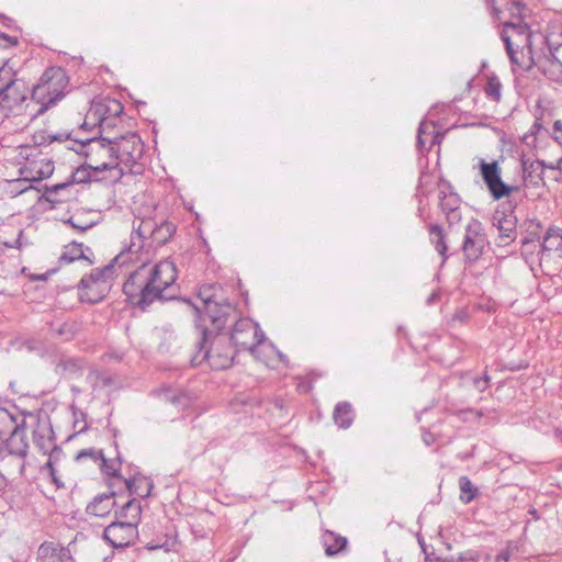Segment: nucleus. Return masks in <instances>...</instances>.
Returning <instances> with one entry per match:
<instances>
[{"label":"nucleus","instance_id":"1","mask_svg":"<svg viewBox=\"0 0 562 562\" xmlns=\"http://www.w3.org/2000/svg\"><path fill=\"white\" fill-rule=\"evenodd\" d=\"M493 16L503 24L501 37L513 64L522 68L535 65L531 35L525 18L528 8L519 0H490Z\"/></svg>","mask_w":562,"mask_h":562},{"label":"nucleus","instance_id":"2","mask_svg":"<svg viewBox=\"0 0 562 562\" xmlns=\"http://www.w3.org/2000/svg\"><path fill=\"white\" fill-rule=\"evenodd\" d=\"M140 225L134 227L131 234V243L123 248L114 259L103 268H95L89 276L83 277L79 282L80 290H87L81 294V300L90 303L99 302L103 295L92 294L93 290L98 292H106L110 289L109 280L113 274L114 267H126L132 262H136L140 258Z\"/></svg>","mask_w":562,"mask_h":562},{"label":"nucleus","instance_id":"3","mask_svg":"<svg viewBox=\"0 0 562 562\" xmlns=\"http://www.w3.org/2000/svg\"><path fill=\"white\" fill-rule=\"evenodd\" d=\"M0 423L5 424L9 438L2 439L0 446V467L5 473L22 475L25 467L29 443L23 425L8 409L0 407Z\"/></svg>","mask_w":562,"mask_h":562},{"label":"nucleus","instance_id":"4","mask_svg":"<svg viewBox=\"0 0 562 562\" xmlns=\"http://www.w3.org/2000/svg\"><path fill=\"white\" fill-rule=\"evenodd\" d=\"M30 87L8 64L0 68V113L4 116H20L27 106Z\"/></svg>","mask_w":562,"mask_h":562},{"label":"nucleus","instance_id":"5","mask_svg":"<svg viewBox=\"0 0 562 562\" xmlns=\"http://www.w3.org/2000/svg\"><path fill=\"white\" fill-rule=\"evenodd\" d=\"M115 515L119 520L103 530V539L114 548L127 547L138 537L140 502L127 501Z\"/></svg>","mask_w":562,"mask_h":562},{"label":"nucleus","instance_id":"6","mask_svg":"<svg viewBox=\"0 0 562 562\" xmlns=\"http://www.w3.org/2000/svg\"><path fill=\"white\" fill-rule=\"evenodd\" d=\"M177 269L172 261L156 263L143 286V310L155 301L166 302L176 297Z\"/></svg>","mask_w":562,"mask_h":562},{"label":"nucleus","instance_id":"7","mask_svg":"<svg viewBox=\"0 0 562 562\" xmlns=\"http://www.w3.org/2000/svg\"><path fill=\"white\" fill-rule=\"evenodd\" d=\"M68 77L60 67H50L44 71L38 82L33 86L31 99L41 104L36 114L44 113L50 105L64 98Z\"/></svg>","mask_w":562,"mask_h":562},{"label":"nucleus","instance_id":"8","mask_svg":"<svg viewBox=\"0 0 562 562\" xmlns=\"http://www.w3.org/2000/svg\"><path fill=\"white\" fill-rule=\"evenodd\" d=\"M200 352H203V359L209 361V364L214 370H224L232 366L237 351L227 340L226 336L216 335L211 346H207L211 331L206 327L201 328Z\"/></svg>","mask_w":562,"mask_h":562},{"label":"nucleus","instance_id":"9","mask_svg":"<svg viewBox=\"0 0 562 562\" xmlns=\"http://www.w3.org/2000/svg\"><path fill=\"white\" fill-rule=\"evenodd\" d=\"M265 335L259 330L258 325L254 324L249 318H239L232 329L227 340L239 351L248 350L254 352L255 348L263 340Z\"/></svg>","mask_w":562,"mask_h":562},{"label":"nucleus","instance_id":"10","mask_svg":"<svg viewBox=\"0 0 562 562\" xmlns=\"http://www.w3.org/2000/svg\"><path fill=\"white\" fill-rule=\"evenodd\" d=\"M123 110V104L119 100L101 98L91 103L87 117L93 119V125H98L102 131H105L116 125Z\"/></svg>","mask_w":562,"mask_h":562},{"label":"nucleus","instance_id":"11","mask_svg":"<svg viewBox=\"0 0 562 562\" xmlns=\"http://www.w3.org/2000/svg\"><path fill=\"white\" fill-rule=\"evenodd\" d=\"M479 170L491 196L496 201L509 196L513 192L519 190L518 186H509L503 181L502 168L496 160L487 162L481 159Z\"/></svg>","mask_w":562,"mask_h":562},{"label":"nucleus","instance_id":"12","mask_svg":"<svg viewBox=\"0 0 562 562\" xmlns=\"http://www.w3.org/2000/svg\"><path fill=\"white\" fill-rule=\"evenodd\" d=\"M487 245L488 239L483 224L479 220L471 218L465 226L461 246L465 260L469 262L477 261L482 257Z\"/></svg>","mask_w":562,"mask_h":562},{"label":"nucleus","instance_id":"13","mask_svg":"<svg viewBox=\"0 0 562 562\" xmlns=\"http://www.w3.org/2000/svg\"><path fill=\"white\" fill-rule=\"evenodd\" d=\"M205 317L210 321L215 330H221L225 327L229 318L237 315L236 307L224 296L215 303H209L204 307Z\"/></svg>","mask_w":562,"mask_h":562},{"label":"nucleus","instance_id":"14","mask_svg":"<svg viewBox=\"0 0 562 562\" xmlns=\"http://www.w3.org/2000/svg\"><path fill=\"white\" fill-rule=\"evenodd\" d=\"M493 225L498 231L499 244L507 245L517 237V218L513 212L496 211L493 215Z\"/></svg>","mask_w":562,"mask_h":562},{"label":"nucleus","instance_id":"15","mask_svg":"<svg viewBox=\"0 0 562 562\" xmlns=\"http://www.w3.org/2000/svg\"><path fill=\"white\" fill-rule=\"evenodd\" d=\"M98 467L101 469L103 474L110 476L114 481L109 483L110 487L115 484H122L130 493L132 492V486L134 484L133 481L125 480L120 475L121 460L119 457L114 459H105L104 454H102Z\"/></svg>","mask_w":562,"mask_h":562},{"label":"nucleus","instance_id":"16","mask_svg":"<svg viewBox=\"0 0 562 562\" xmlns=\"http://www.w3.org/2000/svg\"><path fill=\"white\" fill-rule=\"evenodd\" d=\"M115 492L102 493L97 495L87 506V513L95 517L108 516L115 505Z\"/></svg>","mask_w":562,"mask_h":562},{"label":"nucleus","instance_id":"17","mask_svg":"<svg viewBox=\"0 0 562 562\" xmlns=\"http://www.w3.org/2000/svg\"><path fill=\"white\" fill-rule=\"evenodd\" d=\"M40 562H69L68 552L53 543H43L37 551Z\"/></svg>","mask_w":562,"mask_h":562},{"label":"nucleus","instance_id":"18","mask_svg":"<svg viewBox=\"0 0 562 562\" xmlns=\"http://www.w3.org/2000/svg\"><path fill=\"white\" fill-rule=\"evenodd\" d=\"M355 418L352 406L348 402H339L336 404L333 412L334 423L342 429L349 428Z\"/></svg>","mask_w":562,"mask_h":562},{"label":"nucleus","instance_id":"19","mask_svg":"<svg viewBox=\"0 0 562 562\" xmlns=\"http://www.w3.org/2000/svg\"><path fill=\"white\" fill-rule=\"evenodd\" d=\"M138 269L131 272L127 281L123 285V292L127 302L134 307H140V284L137 283Z\"/></svg>","mask_w":562,"mask_h":562},{"label":"nucleus","instance_id":"20","mask_svg":"<svg viewBox=\"0 0 562 562\" xmlns=\"http://www.w3.org/2000/svg\"><path fill=\"white\" fill-rule=\"evenodd\" d=\"M429 237L430 243L437 250V252L442 258V262H445L448 259V246L446 240V235L443 233V228L439 224H431L429 226Z\"/></svg>","mask_w":562,"mask_h":562},{"label":"nucleus","instance_id":"21","mask_svg":"<svg viewBox=\"0 0 562 562\" xmlns=\"http://www.w3.org/2000/svg\"><path fill=\"white\" fill-rule=\"evenodd\" d=\"M322 542L325 548V553L327 555H335L346 547L347 538L327 530L322 536Z\"/></svg>","mask_w":562,"mask_h":562},{"label":"nucleus","instance_id":"22","mask_svg":"<svg viewBox=\"0 0 562 562\" xmlns=\"http://www.w3.org/2000/svg\"><path fill=\"white\" fill-rule=\"evenodd\" d=\"M543 75L553 81H562V63L552 54L539 66Z\"/></svg>","mask_w":562,"mask_h":562},{"label":"nucleus","instance_id":"23","mask_svg":"<svg viewBox=\"0 0 562 562\" xmlns=\"http://www.w3.org/2000/svg\"><path fill=\"white\" fill-rule=\"evenodd\" d=\"M157 396L165 402H169L176 406L187 407L190 405V397L180 391L167 387L157 391Z\"/></svg>","mask_w":562,"mask_h":562},{"label":"nucleus","instance_id":"24","mask_svg":"<svg viewBox=\"0 0 562 562\" xmlns=\"http://www.w3.org/2000/svg\"><path fill=\"white\" fill-rule=\"evenodd\" d=\"M199 297L203 302V307L209 306V303H215L222 299V288L218 284H204L199 290Z\"/></svg>","mask_w":562,"mask_h":562},{"label":"nucleus","instance_id":"25","mask_svg":"<svg viewBox=\"0 0 562 562\" xmlns=\"http://www.w3.org/2000/svg\"><path fill=\"white\" fill-rule=\"evenodd\" d=\"M542 249L546 251L562 249V235L560 229L553 227L548 228L546 235L543 236Z\"/></svg>","mask_w":562,"mask_h":562},{"label":"nucleus","instance_id":"26","mask_svg":"<svg viewBox=\"0 0 562 562\" xmlns=\"http://www.w3.org/2000/svg\"><path fill=\"white\" fill-rule=\"evenodd\" d=\"M459 487L461 491L460 499L464 504L471 503L479 494L477 488L468 476H461L459 479Z\"/></svg>","mask_w":562,"mask_h":562},{"label":"nucleus","instance_id":"27","mask_svg":"<svg viewBox=\"0 0 562 562\" xmlns=\"http://www.w3.org/2000/svg\"><path fill=\"white\" fill-rule=\"evenodd\" d=\"M521 165H522V176H524L525 180H527L528 178L531 179L533 177V173H536L537 171L542 172L543 168H550V169L555 168V166L553 164H546L543 160H535V161L522 160Z\"/></svg>","mask_w":562,"mask_h":562},{"label":"nucleus","instance_id":"28","mask_svg":"<svg viewBox=\"0 0 562 562\" xmlns=\"http://www.w3.org/2000/svg\"><path fill=\"white\" fill-rule=\"evenodd\" d=\"M440 199V209L442 213H447L449 211H454L460 207V199L457 193L453 192H445L441 190L439 192Z\"/></svg>","mask_w":562,"mask_h":562},{"label":"nucleus","instance_id":"29","mask_svg":"<svg viewBox=\"0 0 562 562\" xmlns=\"http://www.w3.org/2000/svg\"><path fill=\"white\" fill-rule=\"evenodd\" d=\"M484 92L488 99L498 102L502 98V83L496 76L487 78Z\"/></svg>","mask_w":562,"mask_h":562},{"label":"nucleus","instance_id":"30","mask_svg":"<svg viewBox=\"0 0 562 562\" xmlns=\"http://www.w3.org/2000/svg\"><path fill=\"white\" fill-rule=\"evenodd\" d=\"M78 259H86L90 263H92V261L86 256V254L82 249V244H76V243L72 244L71 247L69 248V250L65 251L60 256V260L66 261V262H72Z\"/></svg>","mask_w":562,"mask_h":562},{"label":"nucleus","instance_id":"31","mask_svg":"<svg viewBox=\"0 0 562 562\" xmlns=\"http://www.w3.org/2000/svg\"><path fill=\"white\" fill-rule=\"evenodd\" d=\"M173 543L175 541L172 536L164 533L158 536L157 539L147 542L145 548L148 550L164 549L165 551H170V548L173 546Z\"/></svg>","mask_w":562,"mask_h":562},{"label":"nucleus","instance_id":"32","mask_svg":"<svg viewBox=\"0 0 562 562\" xmlns=\"http://www.w3.org/2000/svg\"><path fill=\"white\" fill-rule=\"evenodd\" d=\"M102 454H103L102 450H98V449H94V448H89V449L80 450L77 453L75 459L78 462L83 461L86 459H90L93 463H95L98 465Z\"/></svg>","mask_w":562,"mask_h":562},{"label":"nucleus","instance_id":"33","mask_svg":"<svg viewBox=\"0 0 562 562\" xmlns=\"http://www.w3.org/2000/svg\"><path fill=\"white\" fill-rule=\"evenodd\" d=\"M435 131V126L431 122H422L417 132V147L419 149H424L426 147L425 135L432 134Z\"/></svg>","mask_w":562,"mask_h":562},{"label":"nucleus","instance_id":"34","mask_svg":"<svg viewBox=\"0 0 562 562\" xmlns=\"http://www.w3.org/2000/svg\"><path fill=\"white\" fill-rule=\"evenodd\" d=\"M34 443L44 454L49 453L55 448V443L50 438L45 439L44 436H40L38 432L34 434Z\"/></svg>","mask_w":562,"mask_h":562},{"label":"nucleus","instance_id":"35","mask_svg":"<svg viewBox=\"0 0 562 562\" xmlns=\"http://www.w3.org/2000/svg\"><path fill=\"white\" fill-rule=\"evenodd\" d=\"M467 378L471 382V385L479 392H484L488 387L491 381V378L486 372L482 376L467 375Z\"/></svg>","mask_w":562,"mask_h":562},{"label":"nucleus","instance_id":"36","mask_svg":"<svg viewBox=\"0 0 562 562\" xmlns=\"http://www.w3.org/2000/svg\"><path fill=\"white\" fill-rule=\"evenodd\" d=\"M54 167L50 161L41 162V167L36 170V176L32 177V180H42L49 177L53 173Z\"/></svg>","mask_w":562,"mask_h":562},{"label":"nucleus","instance_id":"37","mask_svg":"<svg viewBox=\"0 0 562 562\" xmlns=\"http://www.w3.org/2000/svg\"><path fill=\"white\" fill-rule=\"evenodd\" d=\"M542 130V124L538 121H535L529 133L524 135V143L528 146H533L535 135Z\"/></svg>","mask_w":562,"mask_h":562},{"label":"nucleus","instance_id":"38","mask_svg":"<svg viewBox=\"0 0 562 562\" xmlns=\"http://www.w3.org/2000/svg\"><path fill=\"white\" fill-rule=\"evenodd\" d=\"M552 138L562 146V120H555L552 125Z\"/></svg>","mask_w":562,"mask_h":562},{"label":"nucleus","instance_id":"39","mask_svg":"<svg viewBox=\"0 0 562 562\" xmlns=\"http://www.w3.org/2000/svg\"><path fill=\"white\" fill-rule=\"evenodd\" d=\"M446 220L450 226L456 225L460 223L462 215H461V209H457L454 211H449L445 213Z\"/></svg>","mask_w":562,"mask_h":562},{"label":"nucleus","instance_id":"40","mask_svg":"<svg viewBox=\"0 0 562 562\" xmlns=\"http://www.w3.org/2000/svg\"><path fill=\"white\" fill-rule=\"evenodd\" d=\"M513 554V549L510 546H507L506 548L502 549L499 553L495 558V562H509Z\"/></svg>","mask_w":562,"mask_h":562},{"label":"nucleus","instance_id":"41","mask_svg":"<svg viewBox=\"0 0 562 562\" xmlns=\"http://www.w3.org/2000/svg\"><path fill=\"white\" fill-rule=\"evenodd\" d=\"M18 44V38L9 36L4 33H0V47L7 48L10 46H15Z\"/></svg>","mask_w":562,"mask_h":562},{"label":"nucleus","instance_id":"42","mask_svg":"<svg viewBox=\"0 0 562 562\" xmlns=\"http://www.w3.org/2000/svg\"><path fill=\"white\" fill-rule=\"evenodd\" d=\"M422 438L426 446H430L436 441L435 435L428 430L423 431Z\"/></svg>","mask_w":562,"mask_h":562},{"label":"nucleus","instance_id":"43","mask_svg":"<svg viewBox=\"0 0 562 562\" xmlns=\"http://www.w3.org/2000/svg\"><path fill=\"white\" fill-rule=\"evenodd\" d=\"M75 181H70V182H63V183H58V184H54L50 189H48V192L49 193H57L58 191L60 190H64L70 186L74 184Z\"/></svg>","mask_w":562,"mask_h":562},{"label":"nucleus","instance_id":"44","mask_svg":"<svg viewBox=\"0 0 562 562\" xmlns=\"http://www.w3.org/2000/svg\"><path fill=\"white\" fill-rule=\"evenodd\" d=\"M69 223H70L75 228H78V229H80V231H86V229H88V228L92 227V224H86V225L77 224V223L75 222V218H70V220H69Z\"/></svg>","mask_w":562,"mask_h":562},{"label":"nucleus","instance_id":"45","mask_svg":"<svg viewBox=\"0 0 562 562\" xmlns=\"http://www.w3.org/2000/svg\"><path fill=\"white\" fill-rule=\"evenodd\" d=\"M3 472L5 471L0 467V491L7 485L5 474Z\"/></svg>","mask_w":562,"mask_h":562},{"label":"nucleus","instance_id":"46","mask_svg":"<svg viewBox=\"0 0 562 562\" xmlns=\"http://www.w3.org/2000/svg\"><path fill=\"white\" fill-rule=\"evenodd\" d=\"M425 560H426V562H434V561H439L440 559L438 557H436L435 553H428L426 551Z\"/></svg>","mask_w":562,"mask_h":562},{"label":"nucleus","instance_id":"47","mask_svg":"<svg viewBox=\"0 0 562 562\" xmlns=\"http://www.w3.org/2000/svg\"><path fill=\"white\" fill-rule=\"evenodd\" d=\"M90 125L94 126V125H93V119H88V117L86 116V120H85V122L82 123L81 127H82V128H89V127H90Z\"/></svg>","mask_w":562,"mask_h":562},{"label":"nucleus","instance_id":"48","mask_svg":"<svg viewBox=\"0 0 562 562\" xmlns=\"http://www.w3.org/2000/svg\"><path fill=\"white\" fill-rule=\"evenodd\" d=\"M99 143H100L103 147H105V143H106V145H110L112 142H111L110 139L105 138V137H102V138L99 140Z\"/></svg>","mask_w":562,"mask_h":562},{"label":"nucleus","instance_id":"49","mask_svg":"<svg viewBox=\"0 0 562 562\" xmlns=\"http://www.w3.org/2000/svg\"><path fill=\"white\" fill-rule=\"evenodd\" d=\"M151 488H153V483L150 482V483H148V491H147V493L145 495H142V498H145V497L149 496L150 493H151Z\"/></svg>","mask_w":562,"mask_h":562},{"label":"nucleus","instance_id":"50","mask_svg":"<svg viewBox=\"0 0 562 562\" xmlns=\"http://www.w3.org/2000/svg\"><path fill=\"white\" fill-rule=\"evenodd\" d=\"M198 348L200 349V342L198 344ZM200 355L203 356V352H200V350H199L198 355L193 358V360H196ZM202 360H204L203 357L201 359H199V362H202Z\"/></svg>","mask_w":562,"mask_h":562},{"label":"nucleus","instance_id":"51","mask_svg":"<svg viewBox=\"0 0 562 562\" xmlns=\"http://www.w3.org/2000/svg\"><path fill=\"white\" fill-rule=\"evenodd\" d=\"M439 142V134L437 133L432 138H431V142H430V146L435 143Z\"/></svg>","mask_w":562,"mask_h":562},{"label":"nucleus","instance_id":"52","mask_svg":"<svg viewBox=\"0 0 562 562\" xmlns=\"http://www.w3.org/2000/svg\"><path fill=\"white\" fill-rule=\"evenodd\" d=\"M418 542H419V544L422 547L423 552L426 553L427 549H426V546H425L424 541L422 539H418Z\"/></svg>","mask_w":562,"mask_h":562},{"label":"nucleus","instance_id":"53","mask_svg":"<svg viewBox=\"0 0 562 562\" xmlns=\"http://www.w3.org/2000/svg\"><path fill=\"white\" fill-rule=\"evenodd\" d=\"M193 307H194L196 316L201 319V310H200V307H198V306H193Z\"/></svg>","mask_w":562,"mask_h":562},{"label":"nucleus","instance_id":"54","mask_svg":"<svg viewBox=\"0 0 562 562\" xmlns=\"http://www.w3.org/2000/svg\"><path fill=\"white\" fill-rule=\"evenodd\" d=\"M27 180H29L27 178H24L23 180H15V181H13L12 183L18 186V184H20L21 182H25V181H27Z\"/></svg>","mask_w":562,"mask_h":562},{"label":"nucleus","instance_id":"55","mask_svg":"<svg viewBox=\"0 0 562 562\" xmlns=\"http://www.w3.org/2000/svg\"><path fill=\"white\" fill-rule=\"evenodd\" d=\"M94 140V137L88 138L86 140H81V143L85 145L86 143H91Z\"/></svg>","mask_w":562,"mask_h":562},{"label":"nucleus","instance_id":"56","mask_svg":"<svg viewBox=\"0 0 562 562\" xmlns=\"http://www.w3.org/2000/svg\"><path fill=\"white\" fill-rule=\"evenodd\" d=\"M16 190H19V193H21L25 190V188L22 189V188L18 187Z\"/></svg>","mask_w":562,"mask_h":562},{"label":"nucleus","instance_id":"57","mask_svg":"<svg viewBox=\"0 0 562 562\" xmlns=\"http://www.w3.org/2000/svg\"><path fill=\"white\" fill-rule=\"evenodd\" d=\"M182 301H183V302H186V303H188V304H191V301H190V300H188V299H183Z\"/></svg>","mask_w":562,"mask_h":562},{"label":"nucleus","instance_id":"58","mask_svg":"<svg viewBox=\"0 0 562 562\" xmlns=\"http://www.w3.org/2000/svg\"><path fill=\"white\" fill-rule=\"evenodd\" d=\"M7 247L12 248L14 247L12 244H5Z\"/></svg>","mask_w":562,"mask_h":562},{"label":"nucleus","instance_id":"59","mask_svg":"<svg viewBox=\"0 0 562 562\" xmlns=\"http://www.w3.org/2000/svg\"><path fill=\"white\" fill-rule=\"evenodd\" d=\"M15 243L18 244V246H16V247H20V238H19V239H16V241H15Z\"/></svg>","mask_w":562,"mask_h":562},{"label":"nucleus","instance_id":"60","mask_svg":"<svg viewBox=\"0 0 562 562\" xmlns=\"http://www.w3.org/2000/svg\"><path fill=\"white\" fill-rule=\"evenodd\" d=\"M558 164H559V165H560V164H562V158H561V159H559Z\"/></svg>","mask_w":562,"mask_h":562}]
</instances>
